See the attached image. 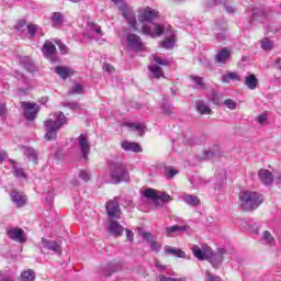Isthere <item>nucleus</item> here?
<instances>
[{
	"instance_id": "2f4dec72",
	"label": "nucleus",
	"mask_w": 281,
	"mask_h": 281,
	"mask_svg": "<svg viewBox=\"0 0 281 281\" xmlns=\"http://www.w3.org/2000/svg\"><path fill=\"white\" fill-rule=\"evenodd\" d=\"M231 80H236L237 82H240V80H241L240 75H238V72H227V74L222 75V77H221V81L224 85H229Z\"/></svg>"
},
{
	"instance_id": "20e7f679",
	"label": "nucleus",
	"mask_w": 281,
	"mask_h": 281,
	"mask_svg": "<svg viewBox=\"0 0 281 281\" xmlns=\"http://www.w3.org/2000/svg\"><path fill=\"white\" fill-rule=\"evenodd\" d=\"M262 204V198L258 192L244 191L239 193V207L243 212H251L258 210Z\"/></svg>"
},
{
	"instance_id": "774afa93",
	"label": "nucleus",
	"mask_w": 281,
	"mask_h": 281,
	"mask_svg": "<svg viewBox=\"0 0 281 281\" xmlns=\"http://www.w3.org/2000/svg\"><path fill=\"white\" fill-rule=\"evenodd\" d=\"M280 63H281V58H278V59L276 60V65H280Z\"/></svg>"
},
{
	"instance_id": "4d7b16f0",
	"label": "nucleus",
	"mask_w": 281,
	"mask_h": 281,
	"mask_svg": "<svg viewBox=\"0 0 281 281\" xmlns=\"http://www.w3.org/2000/svg\"><path fill=\"white\" fill-rule=\"evenodd\" d=\"M216 38L217 41L223 42L227 38V34L225 33V31L217 32Z\"/></svg>"
},
{
	"instance_id": "680f3d73",
	"label": "nucleus",
	"mask_w": 281,
	"mask_h": 281,
	"mask_svg": "<svg viewBox=\"0 0 281 281\" xmlns=\"http://www.w3.org/2000/svg\"><path fill=\"white\" fill-rule=\"evenodd\" d=\"M8 159V155L4 151H0V164H3Z\"/></svg>"
},
{
	"instance_id": "de8ad7c7",
	"label": "nucleus",
	"mask_w": 281,
	"mask_h": 281,
	"mask_svg": "<svg viewBox=\"0 0 281 281\" xmlns=\"http://www.w3.org/2000/svg\"><path fill=\"white\" fill-rule=\"evenodd\" d=\"M172 111H175V108H172V105L165 103L162 105V112L165 115H172Z\"/></svg>"
},
{
	"instance_id": "4be33fe9",
	"label": "nucleus",
	"mask_w": 281,
	"mask_h": 281,
	"mask_svg": "<svg viewBox=\"0 0 281 281\" xmlns=\"http://www.w3.org/2000/svg\"><path fill=\"white\" fill-rule=\"evenodd\" d=\"M109 231L112 236H122L124 234V226L120 222L112 220L110 221Z\"/></svg>"
},
{
	"instance_id": "bb28decb",
	"label": "nucleus",
	"mask_w": 281,
	"mask_h": 281,
	"mask_svg": "<svg viewBox=\"0 0 281 281\" xmlns=\"http://www.w3.org/2000/svg\"><path fill=\"white\" fill-rule=\"evenodd\" d=\"M22 153L25 157H27L29 161L38 164V153L36 151V149L32 147H23Z\"/></svg>"
},
{
	"instance_id": "338daca9",
	"label": "nucleus",
	"mask_w": 281,
	"mask_h": 281,
	"mask_svg": "<svg viewBox=\"0 0 281 281\" xmlns=\"http://www.w3.org/2000/svg\"><path fill=\"white\" fill-rule=\"evenodd\" d=\"M157 269H164V266H161L159 262L156 263Z\"/></svg>"
},
{
	"instance_id": "9d476101",
	"label": "nucleus",
	"mask_w": 281,
	"mask_h": 281,
	"mask_svg": "<svg viewBox=\"0 0 281 281\" xmlns=\"http://www.w3.org/2000/svg\"><path fill=\"white\" fill-rule=\"evenodd\" d=\"M7 236L14 243H27V237L25 236V231L19 227H8L5 229Z\"/></svg>"
},
{
	"instance_id": "79ce46f5",
	"label": "nucleus",
	"mask_w": 281,
	"mask_h": 281,
	"mask_svg": "<svg viewBox=\"0 0 281 281\" xmlns=\"http://www.w3.org/2000/svg\"><path fill=\"white\" fill-rule=\"evenodd\" d=\"M175 175H179V170L172 168V166H167L165 169V176L167 179H173Z\"/></svg>"
},
{
	"instance_id": "0eeeda50",
	"label": "nucleus",
	"mask_w": 281,
	"mask_h": 281,
	"mask_svg": "<svg viewBox=\"0 0 281 281\" xmlns=\"http://www.w3.org/2000/svg\"><path fill=\"white\" fill-rule=\"evenodd\" d=\"M119 10L122 14V16L127 21V24L132 30H135V32H139V26L137 25V18H135V12L133 11V8L122 4L119 7Z\"/></svg>"
},
{
	"instance_id": "bf43d9fd",
	"label": "nucleus",
	"mask_w": 281,
	"mask_h": 281,
	"mask_svg": "<svg viewBox=\"0 0 281 281\" xmlns=\"http://www.w3.org/2000/svg\"><path fill=\"white\" fill-rule=\"evenodd\" d=\"M103 69H104V71H106L108 74H113V71H114L113 66H111V65H109V64L103 65Z\"/></svg>"
},
{
	"instance_id": "e2e57ef3",
	"label": "nucleus",
	"mask_w": 281,
	"mask_h": 281,
	"mask_svg": "<svg viewBox=\"0 0 281 281\" xmlns=\"http://www.w3.org/2000/svg\"><path fill=\"white\" fill-rule=\"evenodd\" d=\"M4 113H5V104L0 102V117L1 115H4Z\"/></svg>"
},
{
	"instance_id": "393cba45",
	"label": "nucleus",
	"mask_w": 281,
	"mask_h": 281,
	"mask_svg": "<svg viewBox=\"0 0 281 281\" xmlns=\"http://www.w3.org/2000/svg\"><path fill=\"white\" fill-rule=\"evenodd\" d=\"M231 53L227 48H223L218 50L215 55V63L218 65H227V60H229Z\"/></svg>"
},
{
	"instance_id": "b1692460",
	"label": "nucleus",
	"mask_w": 281,
	"mask_h": 281,
	"mask_svg": "<svg viewBox=\"0 0 281 281\" xmlns=\"http://www.w3.org/2000/svg\"><path fill=\"white\" fill-rule=\"evenodd\" d=\"M42 54L46 58H52L56 54V46L50 41H46L42 47Z\"/></svg>"
},
{
	"instance_id": "f704fd0d",
	"label": "nucleus",
	"mask_w": 281,
	"mask_h": 281,
	"mask_svg": "<svg viewBox=\"0 0 281 281\" xmlns=\"http://www.w3.org/2000/svg\"><path fill=\"white\" fill-rule=\"evenodd\" d=\"M196 110L201 113V115H210L212 113V109L209 104L203 101H198L195 103Z\"/></svg>"
},
{
	"instance_id": "ddd939ff",
	"label": "nucleus",
	"mask_w": 281,
	"mask_h": 281,
	"mask_svg": "<svg viewBox=\"0 0 281 281\" xmlns=\"http://www.w3.org/2000/svg\"><path fill=\"white\" fill-rule=\"evenodd\" d=\"M77 142L79 144L81 157L83 161H88L89 159V153H91V144H89V138L85 135H79L77 138Z\"/></svg>"
},
{
	"instance_id": "c03bdc74",
	"label": "nucleus",
	"mask_w": 281,
	"mask_h": 281,
	"mask_svg": "<svg viewBox=\"0 0 281 281\" xmlns=\"http://www.w3.org/2000/svg\"><path fill=\"white\" fill-rule=\"evenodd\" d=\"M261 49H265V52H270V49H273V42L269 38H265L261 41Z\"/></svg>"
},
{
	"instance_id": "09e8293b",
	"label": "nucleus",
	"mask_w": 281,
	"mask_h": 281,
	"mask_svg": "<svg viewBox=\"0 0 281 281\" xmlns=\"http://www.w3.org/2000/svg\"><path fill=\"white\" fill-rule=\"evenodd\" d=\"M191 80L198 86V87H205V83L203 82V77L200 76H191Z\"/></svg>"
},
{
	"instance_id": "69168bd1",
	"label": "nucleus",
	"mask_w": 281,
	"mask_h": 281,
	"mask_svg": "<svg viewBox=\"0 0 281 281\" xmlns=\"http://www.w3.org/2000/svg\"><path fill=\"white\" fill-rule=\"evenodd\" d=\"M226 12H228V14H233L234 12V7H225Z\"/></svg>"
},
{
	"instance_id": "39448f33",
	"label": "nucleus",
	"mask_w": 281,
	"mask_h": 281,
	"mask_svg": "<svg viewBox=\"0 0 281 281\" xmlns=\"http://www.w3.org/2000/svg\"><path fill=\"white\" fill-rule=\"evenodd\" d=\"M144 196L154 201V204L157 207H164V203H170V201H172V198H170L168 193H157L155 189H146Z\"/></svg>"
},
{
	"instance_id": "f257e3e1",
	"label": "nucleus",
	"mask_w": 281,
	"mask_h": 281,
	"mask_svg": "<svg viewBox=\"0 0 281 281\" xmlns=\"http://www.w3.org/2000/svg\"><path fill=\"white\" fill-rule=\"evenodd\" d=\"M157 14H159V12L153 10L149 7H146L145 9H139L138 11V23L142 24V32L147 36H151V38H155V36H161V34H164V27H161V25H148V23H153V21L157 19Z\"/></svg>"
},
{
	"instance_id": "13d9d810",
	"label": "nucleus",
	"mask_w": 281,
	"mask_h": 281,
	"mask_svg": "<svg viewBox=\"0 0 281 281\" xmlns=\"http://www.w3.org/2000/svg\"><path fill=\"white\" fill-rule=\"evenodd\" d=\"M214 151L206 150L203 153V159H212L214 157Z\"/></svg>"
},
{
	"instance_id": "58836bf2",
	"label": "nucleus",
	"mask_w": 281,
	"mask_h": 281,
	"mask_svg": "<svg viewBox=\"0 0 281 281\" xmlns=\"http://www.w3.org/2000/svg\"><path fill=\"white\" fill-rule=\"evenodd\" d=\"M21 278L22 281H34L36 280V273L34 272V270L29 269L21 274Z\"/></svg>"
},
{
	"instance_id": "3c124183",
	"label": "nucleus",
	"mask_w": 281,
	"mask_h": 281,
	"mask_svg": "<svg viewBox=\"0 0 281 281\" xmlns=\"http://www.w3.org/2000/svg\"><path fill=\"white\" fill-rule=\"evenodd\" d=\"M159 280L160 281H186V278H170V277H166L164 274H160Z\"/></svg>"
},
{
	"instance_id": "a18cd8bd",
	"label": "nucleus",
	"mask_w": 281,
	"mask_h": 281,
	"mask_svg": "<svg viewBox=\"0 0 281 281\" xmlns=\"http://www.w3.org/2000/svg\"><path fill=\"white\" fill-rule=\"evenodd\" d=\"M210 101L213 104H221V94H218L217 91H212L211 97H210Z\"/></svg>"
},
{
	"instance_id": "4c0bfd02",
	"label": "nucleus",
	"mask_w": 281,
	"mask_h": 281,
	"mask_svg": "<svg viewBox=\"0 0 281 281\" xmlns=\"http://www.w3.org/2000/svg\"><path fill=\"white\" fill-rule=\"evenodd\" d=\"M61 105L71 111H80V109H82V105L77 101H64Z\"/></svg>"
},
{
	"instance_id": "c756f323",
	"label": "nucleus",
	"mask_w": 281,
	"mask_h": 281,
	"mask_svg": "<svg viewBox=\"0 0 281 281\" xmlns=\"http://www.w3.org/2000/svg\"><path fill=\"white\" fill-rule=\"evenodd\" d=\"M164 251L167 256H176V258H186V252L175 247L165 246Z\"/></svg>"
},
{
	"instance_id": "cd10ccee",
	"label": "nucleus",
	"mask_w": 281,
	"mask_h": 281,
	"mask_svg": "<svg viewBox=\"0 0 281 281\" xmlns=\"http://www.w3.org/2000/svg\"><path fill=\"white\" fill-rule=\"evenodd\" d=\"M9 161L13 166L14 177H16V179H27V175L25 173V170L23 169V167L20 166L19 162L14 160H9Z\"/></svg>"
},
{
	"instance_id": "c9c22d12",
	"label": "nucleus",
	"mask_w": 281,
	"mask_h": 281,
	"mask_svg": "<svg viewBox=\"0 0 281 281\" xmlns=\"http://www.w3.org/2000/svg\"><path fill=\"white\" fill-rule=\"evenodd\" d=\"M161 46L165 49H172V47H175V32L169 33V36L165 38V41L161 43Z\"/></svg>"
},
{
	"instance_id": "37998d69",
	"label": "nucleus",
	"mask_w": 281,
	"mask_h": 281,
	"mask_svg": "<svg viewBox=\"0 0 281 281\" xmlns=\"http://www.w3.org/2000/svg\"><path fill=\"white\" fill-rule=\"evenodd\" d=\"M124 126H127V128H134V131H137L142 135L144 133V125L142 124H135V123H125Z\"/></svg>"
},
{
	"instance_id": "864d4df0",
	"label": "nucleus",
	"mask_w": 281,
	"mask_h": 281,
	"mask_svg": "<svg viewBox=\"0 0 281 281\" xmlns=\"http://www.w3.org/2000/svg\"><path fill=\"white\" fill-rule=\"evenodd\" d=\"M79 178H81L82 181H89V179H91V173H89V171H80Z\"/></svg>"
},
{
	"instance_id": "5fc2aeb1",
	"label": "nucleus",
	"mask_w": 281,
	"mask_h": 281,
	"mask_svg": "<svg viewBox=\"0 0 281 281\" xmlns=\"http://www.w3.org/2000/svg\"><path fill=\"white\" fill-rule=\"evenodd\" d=\"M267 117H268L267 112H263L262 114L257 116L258 124H261V125L265 124V122H267Z\"/></svg>"
},
{
	"instance_id": "6ab92c4d",
	"label": "nucleus",
	"mask_w": 281,
	"mask_h": 281,
	"mask_svg": "<svg viewBox=\"0 0 281 281\" xmlns=\"http://www.w3.org/2000/svg\"><path fill=\"white\" fill-rule=\"evenodd\" d=\"M258 178L263 186H271L273 183V173L267 169H260L258 171Z\"/></svg>"
},
{
	"instance_id": "412c9836",
	"label": "nucleus",
	"mask_w": 281,
	"mask_h": 281,
	"mask_svg": "<svg viewBox=\"0 0 281 281\" xmlns=\"http://www.w3.org/2000/svg\"><path fill=\"white\" fill-rule=\"evenodd\" d=\"M11 200L12 203L16 205V207H23V205L27 203V198L23 193H20L19 191L11 192Z\"/></svg>"
},
{
	"instance_id": "4468645a",
	"label": "nucleus",
	"mask_w": 281,
	"mask_h": 281,
	"mask_svg": "<svg viewBox=\"0 0 281 281\" xmlns=\"http://www.w3.org/2000/svg\"><path fill=\"white\" fill-rule=\"evenodd\" d=\"M21 106L24 109V115L30 122L36 120V114L38 113V105L36 103L22 102Z\"/></svg>"
},
{
	"instance_id": "1a4fd4ad",
	"label": "nucleus",
	"mask_w": 281,
	"mask_h": 281,
	"mask_svg": "<svg viewBox=\"0 0 281 281\" xmlns=\"http://www.w3.org/2000/svg\"><path fill=\"white\" fill-rule=\"evenodd\" d=\"M122 270V261L113 260L108 262L105 266L99 268L98 272L100 276H103L104 278H110V276H113V273H116V271Z\"/></svg>"
},
{
	"instance_id": "6e6d98bb",
	"label": "nucleus",
	"mask_w": 281,
	"mask_h": 281,
	"mask_svg": "<svg viewBox=\"0 0 281 281\" xmlns=\"http://www.w3.org/2000/svg\"><path fill=\"white\" fill-rule=\"evenodd\" d=\"M227 0H209V5H225Z\"/></svg>"
},
{
	"instance_id": "f8f14e48",
	"label": "nucleus",
	"mask_w": 281,
	"mask_h": 281,
	"mask_svg": "<svg viewBox=\"0 0 281 281\" xmlns=\"http://www.w3.org/2000/svg\"><path fill=\"white\" fill-rule=\"evenodd\" d=\"M212 248L207 245H203L202 247H199L196 245L191 246V251L198 260H209L210 259V252Z\"/></svg>"
},
{
	"instance_id": "2eb2a0df",
	"label": "nucleus",
	"mask_w": 281,
	"mask_h": 281,
	"mask_svg": "<svg viewBox=\"0 0 281 281\" xmlns=\"http://www.w3.org/2000/svg\"><path fill=\"white\" fill-rule=\"evenodd\" d=\"M45 251H53V254H63V249L60 248V245L56 243L55 240H47L45 238H42V252L45 254Z\"/></svg>"
},
{
	"instance_id": "49530a36",
	"label": "nucleus",
	"mask_w": 281,
	"mask_h": 281,
	"mask_svg": "<svg viewBox=\"0 0 281 281\" xmlns=\"http://www.w3.org/2000/svg\"><path fill=\"white\" fill-rule=\"evenodd\" d=\"M224 104L225 106H227V109H229L231 111H236V106H237V103L236 101L232 100V99H226L224 101Z\"/></svg>"
},
{
	"instance_id": "f3484780",
	"label": "nucleus",
	"mask_w": 281,
	"mask_h": 281,
	"mask_svg": "<svg viewBox=\"0 0 281 281\" xmlns=\"http://www.w3.org/2000/svg\"><path fill=\"white\" fill-rule=\"evenodd\" d=\"M142 238H144V240L148 243V245L150 246V249L154 250L156 254H158V251H161V244L155 240L154 235H151L150 233L144 232L142 233Z\"/></svg>"
},
{
	"instance_id": "a878e982",
	"label": "nucleus",
	"mask_w": 281,
	"mask_h": 281,
	"mask_svg": "<svg viewBox=\"0 0 281 281\" xmlns=\"http://www.w3.org/2000/svg\"><path fill=\"white\" fill-rule=\"evenodd\" d=\"M55 72L57 74V76H59V78H61V80H67V78L74 76L75 74L74 69L67 68L65 66H57L55 68Z\"/></svg>"
},
{
	"instance_id": "72a5a7b5",
	"label": "nucleus",
	"mask_w": 281,
	"mask_h": 281,
	"mask_svg": "<svg viewBox=\"0 0 281 281\" xmlns=\"http://www.w3.org/2000/svg\"><path fill=\"white\" fill-rule=\"evenodd\" d=\"M50 21L54 27H60V25H63L65 22V15H63L60 12H54L50 16Z\"/></svg>"
},
{
	"instance_id": "603ef678",
	"label": "nucleus",
	"mask_w": 281,
	"mask_h": 281,
	"mask_svg": "<svg viewBox=\"0 0 281 281\" xmlns=\"http://www.w3.org/2000/svg\"><path fill=\"white\" fill-rule=\"evenodd\" d=\"M56 43L58 44L60 54H69V48L67 47V45L60 43V41H57Z\"/></svg>"
},
{
	"instance_id": "7c9ffc66",
	"label": "nucleus",
	"mask_w": 281,
	"mask_h": 281,
	"mask_svg": "<svg viewBox=\"0 0 281 281\" xmlns=\"http://www.w3.org/2000/svg\"><path fill=\"white\" fill-rule=\"evenodd\" d=\"M220 254L222 255V262H232L236 256L234 249L220 248Z\"/></svg>"
},
{
	"instance_id": "052dcab7",
	"label": "nucleus",
	"mask_w": 281,
	"mask_h": 281,
	"mask_svg": "<svg viewBox=\"0 0 281 281\" xmlns=\"http://www.w3.org/2000/svg\"><path fill=\"white\" fill-rule=\"evenodd\" d=\"M126 239L130 240V243H133L134 240V234L133 231H126Z\"/></svg>"
},
{
	"instance_id": "423d86ee",
	"label": "nucleus",
	"mask_w": 281,
	"mask_h": 281,
	"mask_svg": "<svg viewBox=\"0 0 281 281\" xmlns=\"http://www.w3.org/2000/svg\"><path fill=\"white\" fill-rule=\"evenodd\" d=\"M150 60L151 64L148 66V69L153 75V78H164V70H161V67L158 65H164L166 67L170 65V61H168V59H162L157 55H151Z\"/></svg>"
},
{
	"instance_id": "7ed1b4c3",
	"label": "nucleus",
	"mask_w": 281,
	"mask_h": 281,
	"mask_svg": "<svg viewBox=\"0 0 281 281\" xmlns=\"http://www.w3.org/2000/svg\"><path fill=\"white\" fill-rule=\"evenodd\" d=\"M110 175L113 183H120L121 181H128V170L123 162L121 156H115L109 161Z\"/></svg>"
},
{
	"instance_id": "ea45409f",
	"label": "nucleus",
	"mask_w": 281,
	"mask_h": 281,
	"mask_svg": "<svg viewBox=\"0 0 281 281\" xmlns=\"http://www.w3.org/2000/svg\"><path fill=\"white\" fill-rule=\"evenodd\" d=\"M26 30H27V38H34V36L38 34V30H41V27H38V25L36 24H27Z\"/></svg>"
},
{
	"instance_id": "8fccbe9b",
	"label": "nucleus",
	"mask_w": 281,
	"mask_h": 281,
	"mask_svg": "<svg viewBox=\"0 0 281 281\" xmlns=\"http://www.w3.org/2000/svg\"><path fill=\"white\" fill-rule=\"evenodd\" d=\"M15 30L18 32H25L27 30V24H25L24 21H19L16 24H15Z\"/></svg>"
},
{
	"instance_id": "e433bc0d",
	"label": "nucleus",
	"mask_w": 281,
	"mask_h": 281,
	"mask_svg": "<svg viewBox=\"0 0 281 281\" xmlns=\"http://www.w3.org/2000/svg\"><path fill=\"white\" fill-rule=\"evenodd\" d=\"M82 93H85V88L78 82H75L72 88L68 91V95H82Z\"/></svg>"
},
{
	"instance_id": "a211bd4d",
	"label": "nucleus",
	"mask_w": 281,
	"mask_h": 281,
	"mask_svg": "<svg viewBox=\"0 0 281 281\" xmlns=\"http://www.w3.org/2000/svg\"><path fill=\"white\" fill-rule=\"evenodd\" d=\"M181 232H188V226H167L165 228V236H167V238H175V236H178V234H181Z\"/></svg>"
},
{
	"instance_id": "aec40b11",
	"label": "nucleus",
	"mask_w": 281,
	"mask_h": 281,
	"mask_svg": "<svg viewBox=\"0 0 281 281\" xmlns=\"http://www.w3.org/2000/svg\"><path fill=\"white\" fill-rule=\"evenodd\" d=\"M211 255H209V262L214 267V269H218L221 265H223V257L221 255V248L216 250V252L212 251L211 249Z\"/></svg>"
},
{
	"instance_id": "f03ea898",
	"label": "nucleus",
	"mask_w": 281,
	"mask_h": 281,
	"mask_svg": "<svg viewBox=\"0 0 281 281\" xmlns=\"http://www.w3.org/2000/svg\"><path fill=\"white\" fill-rule=\"evenodd\" d=\"M65 124H67V117L63 112H56L53 115V117L47 119L44 122V126L46 131L45 139L47 142H52V139H56V137H58V132L60 131V128H63V126H65Z\"/></svg>"
},
{
	"instance_id": "473e14b6",
	"label": "nucleus",
	"mask_w": 281,
	"mask_h": 281,
	"mask_svg": "<svg viewBox=\"0 0 281 281\" xmlns=\"http://www.w3.org/2000/svg\"><path fill=\"white\" fill-rule=\"evenodd\" d=\"M182 200L187 205H190L191 207H196V205H201V200H199L196 195L193 194H184Z\"/></svg>"
},
{
	"instance_id": "6e6552de",
	"label": "nucleus",
	"mask_w": 281,
	"mask_h": 281,
	"mask_svg": "<svg viewBox=\"0 0 281 281\" xmlns=\"http://www.w3.org/2000/svg\"><path fill=\"white\" fill-rule=\"evenodd\" d=\"M124 38L126 41L127 47L131 48L132 52H144V42L139 35L127 33L124 35Z\"/></svg>"
},
{
	"instance_id": "dca6fc26",
	"label": "nucleus",
	"mask_w": 281,
	"mask_h": 281,
	"mask_svg": "<svg viewBox=\"0 0 281 281\" xmlns=\"http://www.w3.org/2000/svg\"><path fill=\"white\" fill-rule=\"evenodd\" d=\"M85 36H87V38H93L94 36H102V29L95 22L88 21Z\"/></svg>"
},
{
	"instance_id": "9b49d317",
	"label": "nucleus",
	"mask_w": 281,
	"mask_h": 281,
	"mask_svg": "<svg viewBox=\"0 0 281 281\" xmlns=\"http://www.w3.org/2000/svg\"><path fill=\"white\" fill-rule=\"evenodd\" d=\"M105 210L109 218H121L122 211L120 210V202L117 199L109 200L105 203Z\"/></svg>"
},
{
	"instance_id": "a19ab883",
	"label": "nucleus",
	"mask_w": 281,
	"mask_h": 281,
	"mask_svg": "<svg viewBox=\"0 0 281 281\" xmlns=\"http://www.w3.org/2000/svg\"><path fill=\"white\" fill-rule=\"evenodd\" d=\"M263 243L266 245H276V238L269 233V231H266L262 233V238Z\"/></svg>"
},
{
	"instance_id": "c85d7f7f",
	"label": "nucleus",
	"mask_w": 281,
	"mask_h": 281,
	"mask_svg": "<svg viewBox=\"0 0 281 281\" xmlns=\"http://www.w3.org/2000/svg\"><path fill=\"white\" fill-rule=\"evenodd\" d=\"M244 85L247 87V89L254 91L258 88V78H256V75L250 74L245 78Z\"/></svg>"
},
{
	"instance_id": "5701e85b",
	"label": "nucleus",
	"mask_w": 281,
	"mask_h": 281,
	"mask_svg": "<svg viewBox=\"0 0 281 281\" xmlns=\"http://www.w3.org/2000/svg\"><path fill=\"white\" fill-rule=\"evenodd\" d=\"M121 148L126 153H142V146L137 143H131L128 140H123L121 143Z\"/></svg>"
},
{
	"instance_id": "0e129e2a",
	"label": "nucleus",
	"mask_w": 281,
	"mask_h": 281,
	"mask_svg": "<svg viewBox=\"0 0 281 281\" xmlns=\"http://www.w3.org/2000/svg\"><path fill=\"white\" fill-rule=\"evenodd\" d=\"M113 1V3H115V5H119V8H120V5H126V3H124L122 0H112Z\"/></svg>"
}]
</instances>
